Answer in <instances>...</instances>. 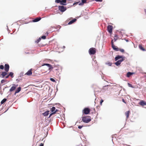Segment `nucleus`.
<instances>
[{"label": "nucleus", "mask_w": 146, "mask_h": 146, "mask_svg": "<svg viewBox=\"0 0 146 146\" xmlns=\"http://www.w3.org/2000/svg\"><path fill=\"white\" fill-rule=\"evenodd\" d=\"M41 38H39L35 42L38 43L41 40Z\"/></svg>", "instance_id": "nucleus-29"}, {"label": "nucleus", "mask_w": 146, "mask_h": 146, "mask_svg": "<svg viewBox=\"0 0 146 146\" xmlns=\"http://www.w3.org/2000/svg\"><path fill=\"white\" fill-rule=\"evenodd\" d=\"M9 66L8 64H5V71L8 72L9 70Z\"/></svg>", "instance_id": "nucleus-7"}, {"label": "nucleus", "mask_w": 146, "mask_h": 146, "mask_svg": "<svg viewBox=\"0 0 146 146\" xmlns=\"http://www.w3.org/2000/svg\"><path fill=\"white\" fill-rule=\"evenodd\" d=\"M106 64L107 65H108L109 66H111L112 63L108 61L106 63Z\"/></svg>", "instance_id": "nucleus-24"}, {"label": "nucleus", "mask_w": 146, "mask_h": 146, "mask_svg": "<svg viewBox=\"0 0 146 146\" xmlns=\"http://www.w3.org/2000/svg\"><path fill=\"white\" fill-rule=\"evenodd\" d=\"M89 52L90 54H94L96 53V49L95 48H91L89 49Z\"/></svg>", "instance_id": "nucleus-4"}, {"label": "nucleus", "mask_w": 146, "mask_h": 146, "mask_svg": "<svg viewBox=\"0 0 146 146\" xmlns=\"http://www.w3.org/2000/svg\"><path fill=\"white\" fill-rule=\"evenodd\" d=\"M9 75H8V76H7L5 77V78H7L9 77Z\"/></svg>", "instance_id": "nucleus-46"}, {"label": "nucleus", "mask_w": 146, "mask_h": 146, "mask_svg": "<svg viewBox=\"0 0 146 146\" xmlns=\"http://www.w3.org/2000/svg\"><path fill=\"white\" fill-rule=\"evenodd\" d=\"M7 101V99L6 98H4L3 99L1 102V104L4 103Z\"/></svg>", "instance_id": "nucleus-23"}, {"label": "nucleus", "mask_w": 146, "mask_h": 146, "mask_svg": "<svg viewBox=\"0 0 146 146\" xmlns=\"http://www.w3.org/2000/svg\"><path fill=\"white\" fill-rule=\"evenodd\" d=\"M139 48L141 49V50H145V49H144V48L142 47V46L141 45H139Z\"/></svg>", "instance_id": "nucleus-27"}, {"label": "nucleus", "mask_w": 146, "mask_h": 146, "mask_svg": "<svg viewBox=\"0 0 146 146\" xmlns=\"http://www.w3.org/2000/svg\"><path fill=\"white\" fill-rule=\"evenodd\" d=\"M66 0H61L60 5H66V4L64 3H66Z\"/></svg>", "instance_id": "nucleus-18"}, {"label": "nucleus", "mask_w": 146, "mask_h": 146, "mask_svg": "<svg viewBox=\"0 0 146 146\" xmlns=\"http://www.w3.org/2000/svg\"><path fill=\"white\" fill-rule=\"evenodd\" d=\"M130 113V111H128L125 112V114L126 116L127 119L129 118Z\"/></svg>", "instance_id": "nucleus-13"}, {"label": "nucleus", "mask_w": 146, "mask_h": 146, "mask_svg": "<svg viewBox=\"0 0 146 146\" xmlns=\"http://www.w3.org/2000/svg\"><path fill=\"white\" fill-rule=\"evenodd\" d=\"M5 82V80H1V83L2 84L4 83V82Z\"/></svg>", "instance_id": "nucleus-38"}, {"label": "nucleus", "mask_w": 146, "mask_h": 146, "mask_svg": "<svg viewBox=\"0 0 146 146\" xmlns=\"http://www.w3.org/2000/svg\"><path fill=\"white\" fill-rule=\"evenodd\" d=\"M97 1L102 2V0H96Z\"/></svg>", "instance_id": "nucleus-45"}, {"label": "nucleus", "mask_w": 146, "mask_h": 146, "mask_svg": "<svg viewBox=\"0 0 146 146\" xmlns=\"http://www.w3.org/2000/svg\"><path fill=\"white\" fill-rule=\"evenodd\" d=\"M32 74V70L30 69L25 74V75L30 76Z\"/></svg>", "instance_id": "nucleus-11"}, {"label": "nucleus", "mask_w": 146, "mask_h": 146, "mask_svg": "<svg viewBox=\"0 0 146 146\" xmlns=\"http://www.w3.org/2000/svg\"><path fill=\"white\" fill-rule=\"evenodd\" d=\"M41 19V18L40 17H37L35 19L33 20L32 21L33 22H37L39 21Z\"/></svg>", "instance_id": "nucleus-12"}, {"label": "nucleus", "mask_w": 146, "mask_h": 146, "mask_svg": "<svg viewBox=\"0 0 146 146\" xmlns=\"http://www.w3.org/2000/svg\"><path fill=\"white\" fill-rule=\"evenodd\" d=\"M55 2L57 3H60V4L61 3V0H56Z\"/></svg>", "instance_id": "nucleus-31"}, {"label": "nucleus", "mask_w": 146, "mask_h": 146, "mask_svg": "<svg viewBox=\"0 0 146 146\" xmlns=\"http://www.w3.org/2000/svg\"><path fill=\"white\" fill-rule=\"evenodd\" d=\"M50 80L53 82H55V80L52 78H50Z\"/></svg>", "instance_id": "nucleus-36"}, {"label": "nucleus", "mask_w": 146, "mask_h": 146, "mask_svg": "<svg viewBox=\"0 0 146 146\" xmlns=\"http://www.w3.org/2000/svg\"><path fill=\"white\" fill-rule=\"evenodd\" d=\"M43 65H46L48 67V70H49L50 71L53 69V71L54 72H55L56 71H57L58 70V68L56 67V68H55V66H53L52 65L50 64L46 63L44 64Z\"/></svg>", "instance_id": "nucleus-2"}, {"label": "nucleus", "mask_w": 146, "mask_h": 146, "mask_svg": "<svg viewBox=\"0 0 146 146\" xmlns=\"http://www.w3.org/2000/svg\"><path fill=\"white\" fill-rule=\"evenodd\" d=\"M122 101L125 104H126V102H125V101L123 99V98L122 99Z\"/></svg>", "instance_id": "nucleus-41"}, {"label": "nucleus", "mask_w": 146, "mask_h": 146, "mask_svg": "<svg viewBox=\"0 0 146 146\" xmlns=\"http://www.w3.org/2000/svg\"><path fill=\"white\" fill-rule=\"evenodd\" d=\"M4 66L3 65H0V69H4Z\"/></svg>", "instance_id": "nucleus-34"}, {"label": "nucleus", "mask_w": 146, "mask_h": 146, "mask_svg": "<svg viewBox=\"0 0 146 146\" xmlns=\"http://www.w3.org/2000/svg\"><path fill=\"white\" fill-rule=\"evenodd\" d=\"M58 10L62 12H64L66 10V8L62 5L59 6Z\"/></svg>", "instance_id": "nucleus-5"}, {"label": "nucleus", "mask_w": 146, "mask_h": 146, "mask_svg": "<svg viewBox=\"0 0 146 146\" xmlns=\"http://www.w3.org/2000/svg\"><path fill=\"white\" fill-rule=\"evenodd\" d=\"M112 48L114 50H115L116 51H118L119 50V49L117 46H115L114 45H112Z\"/></svg>", "instance_id": "nucleus-14"}, {"label": "nucleus", "mask_w": 146, "mask_h": 146, "mask_svg": "<svg viewBox=\"0 0 146 146\" xmlns=\"http://www.w3.org/2000/svg\"><path fill=\"white\" fill-rule=\"evenodd\" d=\"M79 3L78 2H76V3H74V4H73V5H76V4H77L78 3Z\"/></svg>", "instance_id": "nucleus-43"}, {"label": "nucleus", "mask_w": 146, "mask_h": 146, "mask_svg": "<svg viewBox=\"0 0 146 146\" xmlns=\"http://www.w3.org/2000/svg\"><path fill=\"white\" fill-rule=\"evenodd\" d=\"M82 120L84 123H88L91 121V117L88 115L83 116L82 117Z\"/></svg>", "instance_id": "nucleus-1"}, {"label": "nucleus", "mask_w": 146, "mask_h": 146, "mask_svg": "<svg viewBox=\"0 0 146 146\" xmlns=\"http://www.w3.org/2000/svg\"><path fill=\"white\" fill-rule=\"evenodd\" d=\"M21 87H19L15 91V94L16 93L19 92L21 91Z\"/></svg>", "instance_id": "nucleus-21"}, {"label": "nucleus", "mask_w": 146, "mask_h": 146, "mask_svg": "<svg viewBox=\"0 0 146 146\" xmlns=\"http://www.w3.org/2000/svg\"><path fill=\"white\" fill-rule=\"evenodd\" d=\"M90 112V110L89 108H84L82 110V113L83 114H85L87 115L89 114Z\"/></svg>", "instance_id": "nucleus-3"}, {"label": "nucleus", "mask_w": 146, "mask_h": 146, "mask_svg": "<svg viewBox=\"0 0 146 146\" xmlns=\"http://www.w3.org/2000/svg\"><path fill=\"white\" fill-rule=\"evenodd\" d=\"M63 47H64V48H65V46H63Z\"/></svg>", "instance_id": "nucleus-49"}, {"label": "nucleus", "mask_w": 146, "mask_h": 146, "mask_svg": "<svg viewBox=\"0 0 146 146\" xmlns=\"http://www.w3.org/2000/svg\"><path fill=\"white\" fill-rule=\"evenodd\" d=\"M39 146H44V144L42 143H41L40 144Z\"/></svg>", "instance_id": "nucleus-42"}, {"label": "nucleus", "mask_w": 146, "mask_h": 146, "mask_svg": "<svg viewBox=\"0 0 146 146\" xmlns=\"http://www.w3.org/2000/svg\"><path fill=\"white\" fill-rule=\"evenodd\" d=\"M49 111L48 110H47L45 111L44 113H43L42 114L45 116H47L49 113Z\"/></svg>", "instance_id": "nucleus-16"}, {"label": "nucleus", "mask_w": 146, "mask_h": 146, "mask_svg": "<svg viewBox=\"0 0 146 146\" xmlns=\"http://www.w3.org/2000/svg\"><path fill=\"white\" fill-rule=\"evenodd\" d=\"M7 72H3L1 74V75L3 77H4L7 74Z\"/></svg>", "instance_id": "nucleus-20"}, {"label": "nucleus", "mask_w": 146, "mask_h": 146, "mask_svg": "<svg viewBox=\"0 0 146 146\" xmlns=\"http://www.w3.org/2000/svg\"><path fill=\"white\" fill-rule=\"evenodd\" d=\"M104 102L103 100L102 99H101L100 101V104L102 105V103Z\"/></svg>", "instance_id": "nucleus-39"}, {"label": "nucleus", "mask_w": 146, "mask_h": 146, "mask_svg": "<svg viewBox=\"0 0 146 146\" xmlns=\"http://www.w3.org/2000/svg\"><path fill=\"white\" fill-rule=\"evenodd\" d=\"M119 50L122 52H124V50L123 49H119Z\"/></svg>", "instance_id": "nucleus-33"}, {"label": "nucleus", "mask_w": 146, "mask_h": 146, "mask_svg": "<svg viewBox=\"0 0 146 146\" xmlns=\"http://www.w3.org/2000/svg\"><path fill=\"white\" fill-rule=\"evenodd\" d=\"M132 74V73L130 72H128L127 73V77H130V76H131Z\"/></svg>", "instance_id": "nucleus-26"}, {"label": "nucleus", "mask_w": 146, "mask_h": 146, "mask_svg": "<svg viewBox=\"0 0 146 146\" xmlns=\"http://www.w3.org/2000/svg\"><path fill=\"white\" fill-rule=\"evenodd\" d=\"M9 76H11L12 78H13V73L12 72H11L9 74Z\"/></svg>", "instance_id": "nucleus-28"}, {"label": "nucleus", "mask_w": 146, "mask_h": 146, "mask_svg": "<svg viewBox=\"0 0 146 146\" xmlns=\"http://www.w3.org/2000/svg\"><path fill=\"white\" fill-rule=\"evenodd\" d=\"M124 57L123 56L118 55L115 57V61H117L119 59H124Z\"/></svg>", "instance_id": "nucleus-8"}, {"label": "nucleus", "mask_w": 146, "mask_h": 146, "mask_svg": "<svg viewBox=\"0 0 146 146\" xmlns=\"http://www.w3.org/2000/svg\"><path fill=\"white\" fill-rule=\"evenodd\" d=\"M87 0H82V2L80 3L79 4V5H82L86 3Z\"/></svg>", "instance_id": "nucleus-17"}, {"label": "nucleus", "mask_w": 146, "mask_h": 146, "mask_svg": "<svg viewBox=\"0 0 146 146\" xmlns=\"http://www.w3.org/2000/svg\"><path fill=\"white\" fill-rule=\"evenodd\" d=\"M111 44L112 46V45H114L113 44V40H112L111 41Z\"/></svg>", "instance_id": "nucleus-44"}, {"label": "nucleus", "mask_w": 146, "mask_h": 146, "mask_svg": "<svg viewBox=\"0 0 146 146\" xmlns=\"http://www.w3.org/2000/svg\"><path fill=\"white\" fill-rule=\"evenodd\" d=\"M58 111V110H56L55 111H54V112H53L50 114L49 118L52 115L55 114Z\"/></svg>", "instance_id": "nucleus-22"}, {"label": "nucleus", "mask_w": 146, "mask_h": 146, "mask_svg": "<svg viewBox=\"0 0 146 146\" xmlns=\"http://www.w3.org/2000/svg\"><path fill=\"white\" fill-rule=\"evenodd\" d=\"M76 19H74L73 20H71V21H70V22L68 23V24L70 25V24H72L73 23L75 22L76 21Z\"/></svg>", "instance_id": "nucleus-19"}, {"label": "nucleus", "mask_w": 146, "mask_h": 146, "mask_svg": "<svg viewBox=\"0 0 146 146\" xmlns=\"http://www.w3.org/2000/svg\"><path fill=\"white\" fill-rule=\"evenodd\" d=\"M29 53V52H25V53L26 54H28Z\"/></svg>", "instance_id": "nucleus-47"}, {"label": "nucleus", "mask_w": 146, "mask_h": 146, "mask_svg": "<svg viewBox=\"0 0 146 146\" xmlns=\"http://www.w3.org/2000/svg\"><path fill=\"white\" fill-rule=\"evenodd\" d=\"M41 38L42 39H46V36H43L41 37Z\"/></svg>", "instance_id": "nucleus-37"}, {"label": "nucleus", "mask_w": 146, "mask_h": 146, "mask_svg": "<svg viewBox=\"0 0 146 146\" xmlns=\"http://www.w3.org/2000/svg\"><path fill=\"white\" fill-rule=\"evenodd\" d=\"M124 60V59H120V60H118L117 62L115 63V64L117 66H118L120 65L121 62Z\"/></svg>", "instance_id": "nucleus-9"}, {"label": "nucleus", "mask_w": 146, "mask_h": 146, "mask_svg": "<svg viewBox=\"0 0 146 146\" xmlns=\"http://www.w3.org/2000/svg\"><path fill=\"white\" fill-rule=\"evenodd\" d=\"M117 35H116L114 36V41H116V40L117 39Z\"/></svg>", "instance_id": "nucleus-30"}, {"label": "nucleus", "mask_w": 146, "mask_h": 146, "mask_svg": "<svg viewBox=\"0 0 146 146\" xmlns=\"http://www.w3.org/2000/svg\"><path fill=\"white\" fill-rule=\"evenodd\" d=\"M113 28V26L111 25H109L107 27L108 31L110 34L112 33Z\"/></svg>", "instance_id": "nucleus-6"}, {"label": "nucleus", "mask_w": 146, "mask_h": 146, "mask_svg": "<svg viewBox=\"0 0 146 146\" xmlns=\"http://www.w3.org/2000/svg\"><path fill=\"white\" fill-rule=\"evenodd\" d=\"M14 86H12L9 90L10 92H12L15 90L16 88V86H15V84H13Z\"/></svg>", "instance_id": "nucleus-15"}, {"label": "nucleus", "mask_w": 146, "mask_h": 146, "mask_svg": "<svg viewBox=\"0 0 146 146\" xmlns=\"http://www.w3.org/2000/svg\"><path fill=\"white\" fill-rule=\"evenodd\" d=\"M83 126V125L82 126H79L78 127V128L79 129H81V128Z\"/></svg>", "instance_id": "nucleus-40"}, {"label": "nucleus", "mask_w": 146, "mask_h": 146, "mask_svg": "<svg viewBox=\"0 0 146 146\" xmlns=\"http://www.w3.org/2000/svg\"><path fill=\"white\" fill-rule=\"evenodd\" d=\"M145 13L146 14V9H145Z\"/></svg>", "instance_id": "nucleus-48"}, {"label": "nucleus", "mask_w": 146, "mask_h": 146, "mask_svg": "<svg viewBox=\"0 0 146 146\" xmlns=\"http://www.w3.org/2000/svg\"><path fill=\"white\" fill-rule=\"evenodd\" d=\"M127 84L129 87H130L133 88V86L131 84H130L128 83Z\"/></svg>", "instance_id": "nucleus-32"}, {"label": "nucleus", "mask_w": 146, "mask_h": 146, "mask_svg": "<svg viewBox=\"0 0 146 146\" xmlns=\"http://www.w3.org/2000/svg\"><path fill=\"white\" fill-rule=\"evenodd\" d=\"M109 86L108 85H107L106 86H104L103 88V89H104V90L107 89H108L106 88V87H107V86Z\"/></svg>", "instance_id": "nucleus-35"}, {"label": "nucleus", "mask_w": 146, "mask_h": 146, "mask_svg": "<svg viewBox=\"0 0 146 146\" xmlns=\"http://www.w3.org/2000/svg\"><path fill=\"white\" fill-rule=\"evenodd\" d=\"M55 108L54 107H53L50 110L52 112H54V111H55Z\"/></svg>", "instance_id": "nucleus-25"}, {"label": "nucleus", "mask_w": 146, "mask_h": 146, "mask_svg": "<svg viewBox=\"0 0 146 146\" xmlns=\"http://www.w3.org/2000/svg\"><path fill=\"white\" fill-rule=\"evenodd\" d=\"M139 104L143 106L146 105V102L142 100L139 103Z\"/></svg>", "instance_id": "nucleus-10"}]
</instances>
